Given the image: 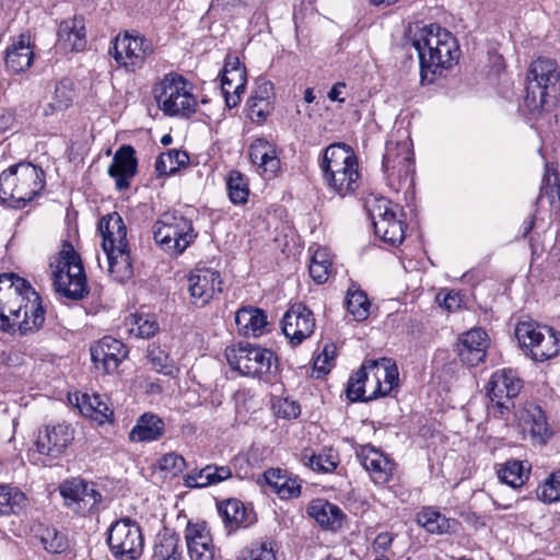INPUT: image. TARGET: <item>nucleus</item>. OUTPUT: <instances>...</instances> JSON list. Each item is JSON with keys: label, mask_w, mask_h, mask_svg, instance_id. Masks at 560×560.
<instances>
[{"label": "nucleus", "mask_w": 560, "mask_h": 560, "mask_svg": "<svg viewBox=\"0 0 560 560\" xmlns=\"http://www.w3.org/2000/svg\"><path fill=\"white\" fill-rule=\"evenodd\" d=\"M399 373L389 358L364 360L347 384V398L351 401H371L387 396L398 386Z\"/></svg>", "instance_id": "nucleus-1"}, {"label": "nucleus", "mask_w": 560, "mask_h": 560, "mask_svg": "<svg viewBox=\"0 0 560 560\" xmlns=\"http://www.w3.org/2000/svg\"><path fill=\"white\" fill-rule=\"evenodd\" d=\"M319 168L327 188L341 198L354 194L360 187L358 158L349 144H329L323 151Z\"/></svg>", "instance_id": "nucleus-2"}, {"label": "nucleus", "mask_w": 560, "mask_h": 560, "mask_svg": "<svg viewBox=\"0 0 560 560\" xmlns=\"http://www.w3.org/2000/svg\"><path fill=\"white\" fill-rule=\"evenodd\" d=\"M44 187V171L30 162L12 165L0 174V200L14 209L24 208Z\"/></svg>", "instance_id": "nucleus-3"}, {"label": "nucleus", "mask_w": 560, "mask_h": 560, "mask_svg": "<svg viewBox=\"0 0 560 560\" xmlns=\"http://www.w3.org/2000/svg\"><path fill=\"white\" fill-rule=\"evenodd\" d=\"M560 94V72L557 62L539 57L530 63L525 105L530 112L549 110L556 105Z\"/></svg>", "instance_id": "nucleus-4"}, {"label": "nucleus", "mask_w": 560, "mask_h": 560, "mask_svg": "<svg viewBox=\"0 0 560 560\" xmlns=\"http://www.w3.org/2000/svg\"><path fill=\"white\" fill-rule=\"evenodd\" d=\"M54 288L61 296L81 301L90 292L80 255L69 241H65L52 272Z\"/></svg>", "instance_id": "nucleus-5"}, {"label": "nucleus", "mask_w": 560, "mask_h": 560, "mask_svg": "<svg viewBox=\"0 0 560 560\" xmlns=\"http://www.w3.org/2000/svg\"><path fill=\"white\" fill-rule=\"evenodd\" d=\"M153 237L162 249L177 256L197 237L192 222L178 211H166L153 225Z\"/></svg>", "instance_id": "nucleus-6"}, {"label": "nucleus", "mask_w": 560, "mask_h": 560, "mask_svg": "<svg viewBox=\"0 0 560 560\" xmlns=\"http://www.w3.org/2000/svg\"><path fill=\"white\" fill-rule=\"evenodd\" d=\"M155 52L154 44L138 31L119 32L112 40L108 54L119 68L136 72Z\"/></svg>", "instance_id": "nucleus-7"}, {"label": "nucleus", "mask_w": 560, "mask_h": 560, "mask_svg": "<svg viewBox=\"0 0 560 560\" xmlns=\"http://www.w3.org/2000/svg\"><path fill=\"white\" fill-rule=\"evenodd\" d=\"M188 85V81L178 73L166 74L155 85L154 97L164 114L189 117L196 112L197 102Z\"/></svg>", "instance_id": "nucleus-8"}, {"label": "nucleus", "mask_w": 560, "mask_h": 560, "mask_svg": "<svg viewBox=\"0 0 560 560\" xmlns=\"http://www.w3.org/2000/svg\"><path fill=\"white\" fill-rule=\"evenodd\" d=\"M230 368L240 374L261 377L277 371V355L270 349L249 342H240L236 348L226 349Z\"/></svg>", "instance_id": "nucleus-9"}, {"label": "nucleus", "mask_w": 560, "mask_h": 560, "mask_svg": "<svg viewBox=\"0 0 560 560\" xmlns=\"http://www.w3.org/2000/svg\"><path fill=\"white\" fill-rule=\"evenodd\" d=\"M107 545L117 560H137L143 551L140 526L129 517L114 522L108 529Z\"/></svg>", "instance_id": "nucleus-10"}, {"label": "nucleus", "mask_w": 560, "mask_h": 560, "mask_svg": "<svg viewBox=\"0 0 560 560\" xmlns=\"http://www.w3.org/2000/svg\"><path fill=\"white\" fill-rule=\"evenodd\" d=\"M523 386L524 382L516 370H497L486 386L494 413L500 417L508 415L514 408L513 399L518 396Z\"/></svg>", "instance_id": "nucleus-11"}, {"label": "nucleus", "mask_w": 560, "mask_h": 560, "mask_svg": "<svg viewBox=\"0 0 560 560\" xmlns=\"http://www.w3.org/2000/svg\"><path fill=\"white\" fill-rule=\"evenodd\" d=\"M515 337L521 347L528 349L530 358L544 362L558 353L557 332L549 327L523 322L515 328Z\"/></svg>", "instance_id": "nucleus-12"}, {"label": "nucleus", "mask_w": 560, "mask_h": 560, "mask_svg": "<svg viewBox=\"0 0 560 560\" xmlns=\"http://www.w3.org/2000/svg\"><path fill=\"white\" fill-rule=\"evenodd\" d=\"M370 215L375 234L384 242L395 245L404 241L405 223L401 219L404 212L398 205H393L386 198L376 199L370 209Z\"/></svg>", "instance_id": "nucleus-13"}, {"label": "nucleus", "mask_w": 560, "mask_h": 560, "mask_svg": "<svg viewBox=\"0 0 560 560\" xmlns=\"http://www.w3.org/2000/svg\"><path fill=\"white\" fill-rule=\"evenodd\" d=\"M442 27L438 24L419 26L413 31L409 28V40L417 50L420 63V75L422 80L433 81L435 58L438 56L439 45L442 43Z\"/></svg>", "instance_id": "nucleus-14"}, {"label": "nucleus", "mask_w": 560, "mask_h": 560, "mask_svg": "<svg viewBox=\"0 0 560 560\" xmlns=\"http://www.w3.org/2000/svg\"><path fill=\"white\" fill-rule=\"evenodd\" d=\"M222 278L218 270L211 268H195L187 277V291L190 303L205 307L222 292Z\"/></svg>", "instance_id": "nucleus-15"}, {"label": "nucleus", "mask_w": 560, "mask_h": 560, "mask_svg": "<svg viewBox=\"0 0 560 560\" xmlns=\"http://www.w3.org/2000/svg\"><path fill=\"white\" fill-rule=\"evenodd\" d=\"M413 153L406 142H388L383 156L382 168L389 180L398 184L413 174Z\"/></svg>", "instance_id": "nucleus-16"}, {"label": "nucleus", "mask_w": 560, "mask_h": 560, "mask_svg": "<svg viewBox=\"0 0 560 560\" xmlns=\"http://www.w3.org/2000/svg\"><path fill=\"white\" fill-rule=\"evenodd\" d=\"M282 331L292 346L308 338L315 328L313 312L303 303H295L284 313Z\"/></svg>", "instance_id": "nucleus-17"}, {"label": "nucleus", "mask_w": 560, "mask_h": 560, "mask_svg": "<svg viewBox=\"0 0 560 560\" xmlns=\"http://www.w3.org/2000/svg\"><path fill=\"white\" fill-rule=\"evenodd\" d=\"M59 489L66 504L82 515L93 512L102 500V494L83 479L67 480Z\"/></svg>", "instance_id": "nucleus-18"}, {"label": "nucleus", "mask_w": 560, "mask_h": 560, "mask_svg": "<svg viewBox=\"0 0 560 560\" xmlns=\"http://www.w3.org/2000/svg\"><path fill=\"white\" fill-rule=\"evenodd\" d=\"M74 439V430L65 422L46 425L38 430L35 446L36 451L50 458H58Z\"/></svg>", "instance_id": "nucleus-19"}, {"label": "nucleus", "mask_w": 560, "mask_h": 560, "mask_svg": "<svg viewBox=\"0 0 560 560\" xmlns=\"http://www.w3.org/2000/svg\"><path fill=\"white\" fill-rule=\"evenodd\" d=\"M185 540L190 560H214L215 547L206 522H188Z\"/></svg>", "instance_id": "nucleus-20"}, {"label": "nucleus", "mask_w": 560, "mask_h": 560, "mask_svg": "<svg viewBox=\"0 0 560 560\" xmlns=\"http://www.w3.org/2000/svg\"><path fill=\"white\" fill-rule=\"evenodd\" d=\"M128 350L118 339L110 336L103 337L91 347V359L96 368L102 365L105 373H113L127 358Z\"/></svg>", "instance_id": "nucleus-21"}, {"label": "nucleus", "mask_w": 560, "mask_h": 560, "mask_svg": "<svg viewBox=\"0 0 560 560\" xmlns=\"http://www.w3.org/2000/svg\"><path fill=\"white\" fill-rule=\"evenodd\" d=\"M137 170L136 150L125 144L116 151L108 167V175L115 179L116 188L121 191L130 187V179L136 176Z\"/></svg>", "instance_id": "nucleus-22"}, {"label": "nucleus", "mask_w": 560, "mask_h": 560, "mask_svg": "<svg viewBox=\"0 0 560 560\" xmlns=\"http://www.w3.org/2000/svg\"><path fill=\"white\" fill-rule=\"evenodd\" d=\"M460 361L469 368L477 366L487 355L488 335L481 328L465 332L457 345Z\"/></svg>", "instance_id": "nucleus-23"}, {"label": "nucleus", "mask_w": 560, "mask_h": 560, "mask_svg": "<svg viewBox=\"0 0 560 560\" xmlns=\"http://www.w3.org/2000/svg\"><path fill=\"white\" fill-rule=\"evenodd\" d=\"M32 288L30 282L15 273L0 275V329L4 332L14 335L15 324L10 320V316L3 315V307L7 303L15 299V294L22 290L27 294Z\"/></svg>", "instance_id": "nucleus-24"}, {"label": "nucleus", "mask_w": 560, "mask_h": 560, "mask_svg": "<svg viewBox=\"0 0 560 560\" xmlns=\"http://www.w3.org/2000/svg\"><path fill=\"white\" fill-rule=\"evenodd\" d=\"M357 456L375 483L384 485L390 480L396 464L382 452L368 445Z\"/></svg>", "instance_id": "nucleus-25"}, {"label": "nucleus", "mask_w": 560, "mask_h": 560, "mask_svg": "<svg viewBox=\"0 0 560 560\" xmlns=\"http://www.w3.org/2000/svg\"><path fill=\"white\" fill-rule=\"evenodd\" d=\"M27 294L31 296L25 301L22 316L15 326V332L18 331L21 336L37 332L45 323L46 310L40 295L33 288L27 291Z\"/></svg>", "instance_id": "nucleus-26"}, {"label": "nucleus", "mask_w": 560, "mask_h": 560, "mask_svg": "<svg viewBox=\"0 0 560 560\" xmlns=\"http://www.w3.org/2000/svg\"><path fill=\"white\" fill-rule=\"evenodd\" d=\"M98 231L103 238V250H113V248L118 249L129 246L127 241V228L122 218L117 212L104 215L100 220Z\"/></svg>", "instance_id": "nucleus-27"}, {"label": "nucleus", "mask_w": 560, "mask_h": 560, "mask_svg": "<svg viewBox=\"0 0 560 560\" xmlns=\"http://www.w3.org/2000/svg\"><path fill=\"white\" fill-rule=\"evenodd\" d=\"M235 324L240 335L258 337L264 334L268 320L265 311L253 306H243L235 314Z\"/></svg>", "instance_id": "nucleus-28"}, {"label": "nucleus", "mask_w": 560, "mask_h": 560, "mask_svg": "<svg viewBox=\"0 0 560 560\" xmlns=\"http://www.w3.org/2000/svg\"><path fill=\"white\" fill-rule=\"evenodd\" d=\"M307 512L325 529L338 530L342 526L345 514L337 505L326 500H313Z\"/></svg>", "instance_id": "nucleus-29"}, {"label": "nucleus", "mask_w": 560, "mask_h": 560, "mask_svg": "<svg viewBox=\"0 0 560 560\" xmlns=\"http://www.w3.org/2000/svg\"><path fill=\"white\" fill-rule=\"evenodd\" d=\"M70 401L74 404L80 413L84 417L91 418L100 424L113 417V410L97 394H75L74 401L70 397Z\"/></svg>", "instance_id": "nucleus-30"}, {"label": "nucleus", "mask_w": 560, "mask_h": 560, "mask_svg": "<svg viewBox=\"0 0 560 560\" xmlns=\"http://www.w3.org/2000/svg\"><path fill=\"white\" fill-rule=\"evenodd\" d=\"M232 477L229 466L207 465L197 470H191L184 477V485L188 488H205L217 485Z\"/></svg>", "instance_id": "nucleus-31"}, {"label": "nucleus", "mask_w": 560, "mask_h": 560, "mask_svg": "<svg viewBox=\"0 0 560 560\" xmlns=\"http://www.w3.org/2000/svg\"><path fill=\"white\" fill-rule=\"evenodd\" d=\"M165 430L163 420L153 413H143L129 433L132 442H151L159 440Z\"/></svg>", "instance_id": "nucleus-32"}, {"label": "nucleus", "mask_w": 560, "mask_h": 560, "mask_svg": "<svg viewBox=\"0 0 560 560\" xmlns=\"http://www.w3.org/2000/svg\"><path fill=\"white\" fill-rule=\"evenodd\" d=\"M249 158L253 164L262 172L276 174L280 167V160L275 147L265 139H256L249 147Z\"/></svg>", "instance_id": "nucleus-33"}, {"label": "nucleus", "mask_w": 560, "mask_h": 560, "mask_svg": "<svg viewBox=\"0 0 560 560\" xmlns=\"http://www.w3.org/2000/svg\"><path fill=\"white\" fill-rule=\"evenodd\" d=\"M104 253L108 260V271L116 281L124 283L132 278L133 268L129 246L107 249Z\"/></svg>", "instance_id": "nucleus-34"}, {"label": "nucleus", "mask_w": 560, "mask_h": 560, "mask_svg": "<svg viewBox=\"0 0 560 560\" xmlns=\"http://www.w3.org/2000/svg\"><path fill=\"white\" fill-rule=\"evenodd\" d=\"M34 52L30 40L21 35L19 40L7 48L5 65L13 72H22L33 63Z\"/></svg>", "instance_id": "nucleus-35"}, {"label": "nucleus", "mask_w": 560, "mask_h": 560, "mask_svg": "<svg viewBox=\"0 0 560 560\" xmlns=\"http://www.w3.org/2000/svg\"><path fill=\"white\" fill-rule=\"evenodd\" d=\"M441 39L433 75L441 74L444 69L451 68L459 58V46L452 33L443 28Z\"/></svg>", "instance_id": "nucleus-36"}, {"label": "nucleus", "mask_w": 560, "mask_h": 560, "mask_svg": "<svg viewBox=\"0 0 560 560\" xmlns=\"http://www.w3.org/2000/svg\"><path fill=\"white\" fill-rule=\"evenodd\" d=\"M28 505L23 491L9 485H0V515H19Z\"/></svg>", "instance_id": "nucleus-37"}, {"label": "nucleus", "mask_w": 560, "mask_h": 560, "mask_svg": "<svg viewBox=\"0 0 560 560\" xmlns=\"http://www.w3.org/2000/svg\"><path fill=\"white\" fill-rule=\"evenodd\" d=\"M178 548L179 536L165 529L155 538L153 560H182V552Z\"/></svg>", "instance_id": "nucleus-38"}, {"label": "nucleus", "mask_w": 560, "mask_h": 560, "mask_svg": "<svg viewBox=\"0 0 560 560\" xmlns=\"http://www.w3.org/2000/svg\"><path fill=\"white\" fill-rule=\"evenodd\" d=\"M147 359L149 360L152 370L165 376L175 377L179 369L175 361L170 357V353L156 343H150L147 349Z\"/></svg>", "instance_id": "nucleus-39"}, {"label": "nucleus", "mask_w": 560, "mask_h": 560, "mask_svg": "<svg viewBox=\"0 0 560 560\" xmlns=\"http://www.w3.org/2000/svg\"><path fill=\"white\" fill-rule=\"evenodd\" d=\"M346 306L357 322H363L370 315L371 303L368 295L355 283H351L347 290Z\"/></svg>", "instance_id": "nucleus-40"}, {"label": "nucleus", "mask_w": 560, "mask_h": 560, "mask_svg": "<svg viewBox=\"0 0 560 560\" xmlns=\"http://www.w3.org/2000/svg\"><path fill=\"white\" fill-rule=\"evenodd\" d=\"M219 513L226 527L236 529L247 522L246 508L237 499H228L219 505Z\"/></svg>", "instance_id": "nucleus-41"}, {"label": "nucleus", "mask_w": 560, "mask_h": 560, "mask_svg": "<svg viewBox=\"0 0 560 560\" xmlns=\"http://www.w3.org/2000/svg\"><path fill=\"white\" fill-rule=\"evenodd\" d=\"M528 474L529 468H525L523 462L511 459L498 470V478L512 488H520L528 479Z\"/></svg>", "instance_id": "nucleus-42"}, {"label": "nucleus", "mask_w": 560, "mask_h": 560, "mask_svg": "<svg viewBox=\"0 0 560 560\" xmlns=\"http://www.w3.org/2000/svg\"><path fill=\"white\" fill-rule=\"evenodd\" d=\"M189 156L185 151L168 150L162 153L155 162V171L159 176L175 174L180 167L186 166Z\"/></svg>", "instance_id": "nucleus-43"}, {"label": "nucleus", "mask_w": 560, "mask_h": 560, "mask_svg": "<svg viewBox=\"0 0 560 560\" xmlns=\"http://www.w3.org/2000/svg\"><path fill=\"white\" fill-rule=\"evenodd\" d=\"M524 421L529 425L532 435L539 438L541 442H545L546 439L550 436L551 431L547 422V417L540 406L530 405L526 409V418H524Z\"/></svg>", "instance_id": "nucleus-44"}, {"label": "nucleus", "mask_w": 560, "mask_h": 560, "mask_svg": "<svg viewBox=\"0 0 560 560\" xmlns=\"http://www.w3.org/2000/svg\"><path fill=\"white\" fill-rule=\"evenodd\" d=\"M330 267L331 261L327 250L324 248H318L314 252L311 258L308 272L316 283L323 284L328 280Z\"/></svg>", "instance_id": "nucleus-45"}, {"label": "nucleus", "mask_w": 560, "mask_h": 560, "mask_svg": "<svg viewBox=\"0 0 560 560\" xmlns=\"http://www.w3.org/2000/svg\"><path fill=\"white\" fill-rule=\"evenodd\" d=\"M230 200L235 205L247 202L249 189L245 176L238 171H231L226 180Z\"/></svg>", "instance_id": "nucleus-46"}, {"label": "nucleus", "mask_w": 560, "mask_h": 560, "mask_svg": "<svg viewBox=\"0 0 560 560\" xmlns=\"http://www.w3.org/2000/svg\"><path fill=\"white\" fill-rule=\"evenodd\" d=\"M537 498L547 504L560 501V469L552 471L536 491Z\"/></svg>", "instance_id": "nucleus-47"}, {"label": "nucleus", "mask_w": 560, "mask_h": 560, "mask_svg": "<svg viewBox=\"0 0 560 560\" xmlns=\"http://www.w3.org/2000/svg\"><path fill=\"white\" fill-rule=\"evenodd\" d=\"M237 560H276L271 542L254 541L241 550Z\"/></svg>", "instance_id": "nucleus-48"}, {"label": "nucleus", "mask_w": 560, "mask_h": 560, "mask_svg": "<svg viewBox=\"0 0 560 560\" xmlns=\"http://www.w3.org/2000/svg\"><path fill=\"white\" fill-rule=\"evenodd\" d=\"M44 549L50 553H62L68 549L66 535L54 527H46L40 534Z\"/></svg>", "instance_id": "nucleus-49"}, {"label": "nucleus", "mask_w": 560, "mask_h": 560, "mask_svg": "<svg viewBox=\"0 0 560 560\" xmlns=\"http://www.w3.org/2000/svg\"><path fill=\"white\" fill-rule=\"evenodd\" d=\"M417 521L429 533L442 534L446 530V518L432 508H423L421 512L418 513Z\"/></svg>", "instance_id": "nucleus-50"}, {"label": "nucleus", "mask_w": 560, "mask_h": 560, "mask_svg": "<svg viewBox=\"0 0 560 560\" xmlns=\"http://www.w3.org/2000/svg\"><path fill=\"white\" fill-rule=\"evenodd\" d=\"M73 102V91L60 82L56 85L52 102L45 108V115L54 114L55 112H63L71 106Z\"/></svg>", "instance_id": "nucleus-51"}, {"label": "nucleus", "mask_w": 560, "mask_h": 560, "mask_svg": "<svg viewBox=\"0 0 560 560\" xmlns=\"http://www.w3.org/2000/svg\"><path fill=\"white\" fill-rule=\"evenodd\" d=\"M302 459L310 468L318 472H330L337 467V462L332 455L314 454L308 450L302 453Z\"/></svg>", "instance_id": "nucleus-52"}, {"label": "nucleus", "mask_w": 560, "mask_h": 560, "mask_svg": "<svg viewBox=\"0 0 560 560\" xmlns=\"http://www.w3.org/2000/svg\"><path fill=\"white\" fill-rule=\"evenodd\" d=\"M130 331L140 338H151L159 331V324L149 315H138L135 316Z\"/></svg>", "instance_id": "nucleus-53"}, {"label": "nucleus", "mask_w": 560, "mask_h": 560, "mask_svg": "<svg viewBox=\"0 0 560 560\" xmlns=\"http://www.w3.org/2000/svg\"><path fill=\"white\" fill-rule=\"evenodd\" d=\"M84 20L82 16H73L72 19L65 20L60 23L58 30V43L67 45L72 40V35L75 32L83 30Z\"/></svg>", "instance_id": "nucleus-54"}, {"label": "nucleus", "mask_w": 560, "mask_h": 560, "mask_svg": "<svg viewBox=\"0 0 560 560\" xmlns=\"http://www.w3.org/2000/svg\"><path fill=\"white\" fill-rule=\"evenodd\" d=\"M266 485L278 495H285L288 489L283 488V482H288V474L280 468H270L264 472Z\"/></svg>", "instance_id": "nucleus-55"}, {"label": "nucleus", "mask_w": 560, "mask_h": 560, "mask_svg": "<svg viewBox=\"0 0 560 560\" xmlns=\"http://www.w3.org/2000/svg\"><path fill=\"white\" fill-rule=\"evenodd\" d=\"M158 465L161 470L177 476L186 468V460L182 455L168 453L159 459Z\"/></svg>", "instance_id": "nucleus-56"}, {"label": "nucleus", "mask_w": 560, "mask_h": 560, "mask_svg": "<svg viewBox=\"0 0 560 560\" xmlns=\"http://www.w3.org/2000/svg\"><path fill=\"white\" fill-rule=\"evenodd\" d=\"M30 296L31 294H26L22 292V290L18 292L15 294V299L7 303L3 307V315L10 316V320L16 325V322H19L22 316V310L24 308L25 301H27Z\"/></svg>", "instance_id": "nucleus-57"}, {"label": "nucleus", "mask_w": 560, "mask_h": 560, "mask_svg": "<svg viewBox=\"0 0 560 560\" xmlns=\"http://www.w3.org/2000/svg\"><path fill=\"white\" fill-rule=\"evenodd\" d=\"M222 72L228 73L229 80L234 83L233 93L237 91L245 92L247 82L246 69L240 66L238 60H236V63L232 68H229V63H226Z\"/></svg>", "instance_id": "nucleus-58"}, {"label": "nucleus", "mask_w": 560, "mask_h": 560, "mask_svg": "<svg viewBox=\"0 0 560 560\" xmlns=\"http://www.w3.org/2000/svg\"><path fill=\"white\" fill-rule=\"evenodd\" d=\"M249 117L252 120L260 122L266 120L270 114L271 104L268 100H261L252 96L248 100Z\"/></svg>", "instance_id": "nucleus-59"}, {"label": "nucleus", "mask_w": 560, "mask_h": 560, "mask_svg": "<svg viewBox=\"0 0 560 560\" xmlns=\"http://www.w3.org/2000/svg\"><path fill=\"white\" fill-rule=\"evenodd\" d=\"M233 86H234V83H232L229 80V74L222 72L221 91L224 96L225 104L229 108L236 107L241 102V95L244 93V92H238V91L233 93Z\"/></svg>", "instance_id": "nucleus-60"}, {"label": "nucleus", "mask_w": 560, "mask_h": 560, "mask_svg": "<svg viewBox=\"0 0 560 560\" xmlns=\"http://www.w3.org/2000/svg\"><path fill=\"white\" fill-rule=\"evenodd\" d=\"M335 358V348L325 346L322 353L317 355L314 368L324 374L330 371V361Z\"/></svg>", "instance_id": "nucleus-61"}, {"label": "nucleus", "mask_w": 560, "mask_h": 560, "mask_svg": "<svg viewBox=\"0 0 560 560\" xmlns=\"http://www.w3.org/2000/svg\"><path fill=\"white\" fill-rule=\"evenodd\" d=\"M278 413L287 419H295L300 416L301 408L298 402L283 399L278 405Z\"/></svg>", "instance_id": "nucleus-62"}, {"label": "nucleus", "mask_w": 560, "mask_h": 560, "mask_svg": "<svg viewBox=\"0 0 560 560\" xmlns=\"http://www.w3.org/2000/svg\"><path fill=\"white\" fill-rule=\"evenodd\" d=\"M85 45V26L83 25V30H81L80 32H75L72 35V40L63 46L65 48H69L70 50L81 51L84 49Z\"/></svg>", "instance_id": "nucleus-63"}, {"label": "nucleus", "mask_w": 560, "mask_h": 560, "mask_svg": "<svg viewBox=\"0 0 560 560\" xmlns=\"http://www.w3.org/2000/svg\"><path fill=\"white\" fill-rule=\"evenodd\" d=\"M283 488L288 489L285 495H279L281 499L296 498L301 493V485L295 478L288 476V482H283Z\"/></svg>", "instance_id": "nucleus-64"}]
</instances>
